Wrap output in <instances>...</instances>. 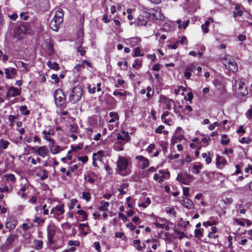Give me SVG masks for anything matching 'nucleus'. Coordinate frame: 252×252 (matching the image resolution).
<instances>
[{
	"instance_id": "nucleus-1",
	"label": "nucleus",
	"mask_w": 252,
	"mask_h": 252,
	"mask_svg": "<svg viewBox=\"0 0 252 252\" xmlns=\"http://www.w3.org/2000/svg\"><path fill=\"white\" fill-rule=\"evenodd\" d=\"M130 164V158L120 156L117 162L119 173L123 176L129 174L128 169Z\"/></svg>"
},
{
	"instance_id": "nucleus-2",
	"label": "nucleus",
	"mask_w": 252,
	"mask_h": 252,
	"mask_svg": "<svg viewBox=\"0 0 252 252\" xmlns=\"http://www.w3.org/2000/svg\"><path fill=\"white\" fill-rule=\"evenodd\" d=\"M63 13L62 9H59L55 12V15L50 23V28L57 32L63 22Z\"/></svg>"
},
{
	"instance_id": "nucleus-3",
	"label": "nucleus",
	"mask_w": 252,
	"mask_h": 252,
	"mask_svg": "<svg viewBox=\"0 0 252 252\" xmlns=\"http://www.w3.org/2000/svg\"><path fill=\"white\" fill-rule=\"evenodd\" d=\"M54 97L56 106L61 109L66 106L65 97L63 91L60 89H57L54 93Z\"/></svg>"
},
{
	"instance_id": "nucleus-4",
	"label": "nucleus",
	"mask_w": 252,
	"mask_h": 252,
	"mask_svg": "<svg viewBox=\"0 0 252 252\" xmlns=\"http://www.w3.org/2000/svg\"><path fill=\"white\" fill-rule=\"evenodd\" d=\"M82 95V90L80 86L74 87L70 93L69 101L72 104H75L80 101Z\"/></svg>"
},
{
	"instance_id": "nucleus-5",
	"label": "nucleus",
	"mask_w": 252,
	"mask_h": 252,
	"mask_svg": "<svg viewBox=\"0 0 252 252\" xmlns=\"http://www.w3.org/2000/svg\"><path fill=\"white\" fill-rule=\"evenodd\" d=\"M221 61L223 64L225 66L226 69L235 73L238 70V66L236 62L232 59H231L229 56H226L224 58H221Z\"/></svg>"
},
{
	"instance_id": "nucleus-6",
	"label": "nucleus",
	"mask_w": 252,
	"mask_h": 252,
	"mask_svg": "<svg viewBox=\"0 0 252 252\" xmlns=\"http://www.w3.org/2000/svg\"><path fill=\"white\" fill-rule=\"evenodd\" d=\"M29 30L27 24H23L16 27L14 30V36L15 37L20 39L24 37Z\"/></svg>"
},
{
	"instance_id": "nucleus-7",
	"label": "nucleus",
	"mask_w": 252,
	"mask_h": 252,
	"mask_svg": "<svg viewBox=\"0 0 252 252\" xmlns=\"http://www.w3.org/2000/svg\"><path fill=\"white\" fill-rule=\"evenodd\" d=\"M159 103L164 108L168 110H170L172 106L174 104V102L165 95H161L159 99Z\"/></svg>"
},
{
	"instance_id": "nucleus-8",
	"label": "nucleus",
	"mask_w": 252,
	"mask_h": 252,
	"mask_svg": "<svg viewBox=\"0 0 252 252\" xmlns=\"http://www.w3.org/2000/svg\"><path fill=\"white\" fill-rule=\"evenodd\" d=\"M192 176L187 174H178L176 180L181 183L185 185H189L192 181Z\"/></svg>"
},
{
	"instance_id": "nucleus-9",
	"label": "nucleus",
	"mask_w": 252,
	"mask_h": 252,
	"mask_svg": "<svg viewBox=\"0 0 252 252\" xmlns=\"http://www.w3.org/2000/svg\"><path fill=\"white\" fill-rule=\"evenodd\" d=\"M32 150L34 153L42 158H45L49 155L48 149L45 146H41L37 148L32 147Z\"/></svg>"
},
{
	"instance_id": "nucleus-10",
	"label": "nucleus",
	"mask_w": 252,
	"mask_h": 252,
	"mask_svg": "<svg viewBox=\"0 0 252 252\" xmlns=\"http://www.w3.org/2000/svg\"><path fill=\"white\" fill-rule=\"evenodd\" d=\"M47 238L50 244L54 243L53 238L56 232V227L54 224H50L47 228Z\"/></svg>"
},
{
	"instance_id": "nucleus-11",
	"label": "nucleus",
	"mask_w": 252,
	"mask_h": 252,
	"mask_svg": "<svg viewBox=\"0 0 252 252\" xmlns=\"http://www.w3.org/2000/svg\"><path fill=\"white\" fill-rule=\"evenodd\" d=\"M21 94V89L10 87L7 91L6 97L9 99V97H13L19 95Z\"/></svg>"
},
{
	"instance_id": "nucleus-12",
	"label": "nucleus",
	"mask_w": 252,
	"mask_h": 252,
	"mask_svg": "<svg viewBox=\"0 0 252 252\" xmlns=\"http://www.w3.org/2000/svg\"><path fill=\"white\" fill-rule=\"evenodd\" d=\"M122 133L124 134V136L120 134H117L116 142L124 146V145L129 141V136L127 133H126L124 131H123Z\"/></svg>"
},
{
	"instance_id": "nucleus-13",
	"label": "nucleus",
	"mask_w": 252,
	"mask_h": 252,
	"mask_svg": "<svg viewBox=\"0 0 252 252\" xmlns=\"http://www.w3.org/2000/svg\"><path fill=\"white\" fill-rule=\"evenodd\" d=\"M143 13L145 14V16L142 15H140L137 19V24L138 26H146L148 22V18L150 17V13L143 11Z\"/></svg>"
},
{
	"instance_id": "nucleus-14",
	"label": "nucleus",
	"mask_w": 252,
	"mask_h": 252,
	"mask_svg": "<svg viewBox=\"0 0 252 252\" xmlns=\"http://www.w3.org/2000/svg\"><path fill=\"white\" fill-rule=\"evenodd\" d=\"M216 165L218 168H222L224 166L227 164V162L225 158L221 156L217 155L216 156Z\"/></svg>"
},
{
	"instance_id": "nucleus-15",
	"label": "nucleus",
	"mask_w": 252,
	"mask_h": 252,
	"mask_svg": "<svg viewBox=\"0 0 252 252\" xmlns=\"http://www.w3.org/2000/svg\"><path fill=\"white\" fill-rule=\"evenodd\" d=\"M136 159L141 162V168L142 170H144L149 166V161L148 159L145 158L143 156H137L136 157Z\"/></svg>"
},
{
	"instance_id": "nucleus-16",
	"label": "nucleus",
	"mask_w": 252,
	"mask_h": 252,
	"mask_svg": "<svg viewBox=\"0 0 252 252\" xmlns=\"http://www.w3.org/2000/svg\"><path fill=\"white\" fill-rule=\"evenodd\" d=\"M195 68V66L192 63L186 67L184 71V76L187 79H190L191 76V72H192Z\"/></svg>"
},
{
	"instance_id": "nucleus-17",
	"label": "nucleus",
	"mask_w": 252,
	"mask_h": 252,
	"mask_svg": "<svg viewBox=\"0 0 252 252\" xmlns=\"http://www.w3.org/2000/svg\"><path fill=\"white\" fill-rule=\"evenodd\" d=\"M183 137V129L180 127H178L174 132L172 139L181 140Z\"/></svg>"
},
{
	"instance_id": "nucleus-18",
	"label": "nucleus",
	"mask_w": 252,
	"mask_h": 252,
	"mask_svg": "<svg viewBox=\"0 0 252 252\" xmlns=\"http://www.w3.org/2000/svg\"><path fill=\"white\" fill-rule=\"evenodd\" d=\"M180 203L186 208L191 209L193 208V202L189 198L183 199L180 201Z\"/></svg>"
},
{
	"instance_id": "nucleus-19",
	"label": "nucleus",
	"mask_w": 252,
	"mask_h": 252,
	"mask_svg": "<svg viewBox=\"0 0 252 252\" xmlns=\"http://www.w3.org/2000/svg\"><path fill=\"white\" fill-rule=\"evenodd\" d=\"M16 225V221L12 218H10L5 223V226L6 228L9 229H14Z\"/></svg>"
},
{
	"instance_id": "nucleus-20",
	"label": "nucleus",
	"mask_w": 252,
	"mask_h": 252,
	"mask_svg": "<svg viewBox=\"0 0 252 252\" xmlns=\"http://www.w3.org/2000/svg\"><path fill=\"white\" fill-rule=\"evenodd\" d=\"M109 206V203L106 202L104 200H101L100 203V206L98 207V210L101 211H108V208Z\"/></svg>"
},
{
	"instance_id": "nucleus-21",
	"label": "nucleus",
	"mask_w": 252,
	"mask_h": 252,
	"mask_svg": "<svg viewBox=\"0 0 252 252\" xmlns=\"http://www.w3.org/2000/svg\"><path fill=\"white\" fill-rule=\"evenodd\" d=\"M177 23L178 24V28L181 29L183 28V29H185L189 25V20L188 19L186 21H184L183 22L181 20L179 19L177 20Z\"/></svg>"
},
{
	"instance_id": "nucleus-22",
	"label": "nucleus",
	"mask_w": 252,
	"mask_h": 252,
	"mask_svg": "<svg viewBox=\"0 0 252 252\" xmlns=\"http://www.w3.org/2000/svg\"><path fill=\"white\" fill-rule=\"evenodd\" d=\"M235 11L233 12V16L235 18L236 16H241L243 15V12L241 9V6L239 5H236L235 6Z\"/></svg>"
},
{
	"instance_id": "nucleus-23",
	"label": "nucleus",
	"mask_w": 252,
	"mask_h": 252,
	"mask_svg": "<svg viewBox=\"0 0 252 252\" xmlns=\"http://www.w3.org/2000/svg\"><path fill=\"white\" fill-rule=\"evenodd\" d=\"M79 228L82 230L83 234L86 235L89 233L90 228L88 224L80 223L79 224Z\"/></svg>"
},
{
	"instance_id": "nucleus-24",
	"label": "nucleus",
	"mask_w": 252,
	"mask_h": 252,
	"mask_svg": "<svg viewBox=\"0 0 252 252\" xmlns=\"http://www.w3.org/2000/svg\"><path fill=\"white\" fill-rule=\"evenodd\" d=\"M16 65L19 67H20L21 66L23 67L24 70H23L22 71L24 72H27L29 71L30 70V68L28 67V65L27 63H26L22 61L18 62L16 63Z\"/></svg>"
},
{
	"instance_id": "nucleus-25",
	"label": "nucleus",
	"mask_w": 252,
	"mask_h": 252,
	"mask_svg": "<svg viewBox=\"0 0 252 252\" xmlns=\"http://www.w3.org/2000/svg\"><path fill=\"white\" fill-rule=\"evenodd\" d=\"M127 40L129 41V44L131 46H135L140 42L141 39L139 37H136L131 38Z\"/></svg>"
},
{
	"instance_id": "nucleus-26",
	"label": "nucleus",
	"mask_w": 252,
	"mask_h": 252,
	"mask_svg": "<svg viewBox=\"0 0 252 252\" xmlns=\"http://www.w3.org/2000/svg\"><path fill=\"white\" fill-rule=\"evenodd\" d=\"M63 207L64 205H57L56 207H55V209L56 211V215L60 216L63 214L64 213Z\"/></svg>"
},
{
	"instance_id": "nucleus-27",
	"label": "nucleus",
	"mask_w": 252,
	"mask_h": 252,
	"mask_svg": "<svg viewBox=\"0 0 252 252\" xmlns=\"http://www.w3.org/2000/svg\"><path fill=\"white\" fill-rule=\"evenodd\" d=\"M18 235L17 234H12L10 235L7 239L6 241V245H10L17 239Z\"/></svg>"
},
{
	"instance_id": "nucleus-28",
	"label": "nucleus",
	"mask_w": 252,
	"mask_h": 252,
	"mask_svg": "<svg viewBox=\"0 0 252 252\" xmlns=\"http://www.w3.org/2000/svg\"><path fill=\"white\" fill-rule=\"evenodd\" d=\"M47 66L54 70H58L60 69L59 64L56 62L52 63L51 61H48L47 63Z\"/></svg>"
},
{
	"instance_id": "nucleus-29",
	"label": "nucleus",
	"mask_w": 252,
	"mask_h": 252,
	"mask_svg": "<svg viewBox=\"0 0 252 252\" xmlns=\"http://www.w3.org/2000/svg\"><path fill=\"white\" fill-rule=\"evenodd\" d=\"M95 175L94 173H91L87 176H85V179L91 184L94 182Z\"/></svg>"
},
{
	"instance_id": "nucleus-30",
	"label": "nucleus",
	"mask_w": 252,
	"mask_h": 252,
	"mask_svg": "<svg viewBox=\"0 0 252 252\" xmlns=\"http://www.w3.org/2000/svg\"><path fill=\"white\" fill-rule=\"evenodd\" d=\"M127 186V184H123L118 189V190L120 192V194L124 195L126 193V192L127 190V189H126Z\"/></svg>"
},
{
	"instance_id": "nucleus-31",
	"label": "nucleus",
	"mask_w": 252,
	"mask_h": 252,
	"mask_svg": "<svg viewBox=\"0 0 252 252\" xmlns=\"http://www.w3.org/2000/svg\"><path fill=\"white\" fill-rule=\"evenodd\" d=\"M9 144L10 143L8 141L2 139H0V148L3 150L6 149Z\"/></svg>"
},
{
	"instance_id": "nucleus-32",
	"label": "nucleus",
	"mask_w": 252,
	"mask_h": 252,
	"mask_svg": "<svg viewBox=\"0 0 252 252\" xmlns=\"http://www.w3.org/2000/svg\"><path fill=\"white\" fill-rule=\"evenodd\" d=\"M37 175L40 176V178L42 180H44L47 178L48 176V172L46 170H42L40 173H38Z\"/></svg>"
},
{
	"instance_id": "nucleus-33",
	"label": "nucleus",
	"mask_w": 252,
	"mask_h": 252,
	"mask_svg": "<svg viewBox=\"0 0 252 252\" xmlns=\"http://www.w3.org/2000/svg\"><path fill=\"white\" fill-rule=\"evenodd\" d=\"M203 168V165L201 163H198V164H194L193 166V169L195 170L194 173L198 174L200 173V169Z\"/></svg>"
},
{
	"instance_id": "nucleus-34",
	"label": "nucleus",
	"mask_w": 252,
	"mask_h": 252,
	"mask_svg": "<svg viewBox=\"0 0 252 252\" xmlns=\"http://www.w3.org/2000/svg\"><path fill=\"white\" fill-rule=\"evenodd\" d=\"M51 152L53 154H56L61 151V147L59 146L55 145L50 148Z\"/></svg>"
},
{
	"instance_id": "nucleus-35",
	"label": "nucleus",
	"mask_w": 252,
	"mask_h": 252,
	"mask_svg": "<svg viewBox=\"0 0 252 252\" xmlns=\"http://www.w3.org/2000/svg\"><path fill=\"white\" fill-rule=\"evenodd\" d=\"M82 198L87 201H89L91 199V194L88 191H84L82 192Z\"/></svg>"
},
{
	"instance_id": "nucleus-36",
	"label": "nucleus",
	"mask_w": 252,
	"mask_h": 252,
	"mask_svg": "<svg viewBox=\"0 0 252 252\" xmlns=\"http://www.w3.org/2000/svg\"><path fill=\"white\" fill-rule=\"evenodd\" d=\"M159 172L161 174L160 178L163 180V179L168 178L169 176V172L168 171L160 170Z\"/></svg>"
},
{
	"instance_id": "nucleus-37",
	"label": "nucleus",
	"mask_w": 252,
	"mask_h": 252,
	"mask_svg": "<svg viewBox=\"0 0 252 252\" xmlns=\"http://www.w3.org/2000/svg\"><path fill=\"white\" fill-rule=\"evenodd\" d=\"M230 140L227 138V136L226 134H222L221 135V143L222 145H227L229 143Z\"/></svg>"
},
{
	"instance_id": "nucleus-38",
	"label": "nucleus",
	"mask_w": 252,
	"mask_h": 252,
	"mask_svg": "<svg viewBox=\"0 0 252 252\" xmlns=\"http://www.w3.org/2000/svg\"><path fill=\"white\" fill-rule=\"evenodd\" d=\"M113 94L115 96H120L121 97H126V92L124 91L123 92H122L118 90H115L113 92Z\"/></svg>"
},
{
	"instance_id": "nucleus-39",
	"label": "nucleus",
	"mask_w": 252,
	"mask_h": 252,
	"mask_svg": "<svg viewBox=\"0 0 252 252\" xmlns=\"http://www.w3.org/2000/svg\"><path fill=\"white\" fill-rule=\"evenodd\" d=\"M103 156V151H98L97 153H94L93 154L94 158L97 160H100L101 157Z\"/></svg>"
},
{
	"instance_id": "nucleus-40",
	"label": "nucleus",
	"mask_w": 252,
	"mask_h": 252,
	"mask_svg": "<svg viewBox=\"0 0 252 252\" xmlns=\"http://www.w3.org/2000/svg\"><path fill=\"white\" fill-rule=\"evenodd\" d=\"M151 203V200L149 197H147L145 199V202L141 203L139 204V206L142 207L144 208L147 207V206Z\"/></svg>"
},
{
	"instance_id": "nucleus-41",
	"label": "nucleus",
	"mask_w": 252,
	"mask_h": 252,
	"mask_svg": "<svg viewBox=\"0 0 252 252\" xmlns=\"http://www.w3.org/2000/svg\"><path fill=\"white\" fill-rule=\"evenodd\" d=\"M78 127L76 125H71L69 127V131L72 133H78Z\"/></svg>"
},
{
	"instance_id": "nucleus-42",
	"label": "nucleus",
	"mask_w": 252,
	"mask_h": 252,
	"mask_svg": "<svg viewBox=\"0 0 252 252\" xmlns=\"http://www.w3.org/2000/svg\"><path fill=\"white\" fill-rule=\"evenodd\" d=\"M133 244L136 247V249L138 251H142V248L141 246L140 245V241L139 240H135L133 241Z\"/></svg>"
},
{
	"instance_id": "nucleus-43",
	"label": "nucleus",
	"mask_w": 252,
	"mask_h": 252,
	"mask_svg": "<svg viewBox=\"0 0 252 252\" xmlns=\"http://www.w3.org/2000/svg\"><path fill=\"white\" fill-rule=\"evenodd\" d=\"M115 237L117 238H121L123 240L126 241V237L124 233L120 232H117L115 233Z\"/></svg>"
},
{
	"instance_id": "nucleus-44",
	"label": "nucleus",
	"mask_w": 252,
	"mask_h": 252,
	"mask_svg": "<svg viewBox=\"0 0 252 252\" xmlns=\"http://www.w3.org/2000/svg\"><path fill=\"white\" fill-rule=\"evenodd\" d=\"M32 227L33 224L32 223L27 224L25 223L22 225V228L24 231H27L28 230L32 228Z\"/></svg>"
},
{
	"instance_id": "nucleus-45",
	"label": "nucleus",
	"mask_w": 252,
	"mask_h": 252,
	"mask_svg": "<svg viewBox=\"0 0 252 252\" xmlns=\"http://www.w3.org/2000/svg\"><path fill=\"white\" fill-rule=\"evenodd\" d=\"M35 249L36 250H40L42 248L43 242L40 240H35Z\"/></svg>"
},
{
	"instance_id": "nucleus-46",
	"label": "nucleus",
	"mask_w": 252,
	"mask_h": 252,
	"mask_svg": "<svg viewBox=\"0 0 252 252\" xmlns=\"http://www.w3.org/2000/svg\"><path fill=\"white\" fill-rule=\"evenodd\" d=\"M114 148L117 151H121L124 150V148L123 145H120V144L115 142L114 144Z\"/></svg>"
},
{
	"instance_id": "nucleus-47",
	"label": "nucleus",
	"mask_w": 252,
	"mask_h": 252,
	"mask_svg": "<svg viewBox=\"0 0 252 252\" xmlns=\"http://www.w3.org/2000/svg\"><path fill=\"white\" fill-rule=\"evenodd\" d=\"M77 214L81 215L82 217L83 220H85L87 218V215L86 212L82 210H79L77 211Z\"/></svg>"
},
{
	"instance_id": "nucleus-48",
	"label": "nucleus",
	"mask_w": 252,
	"mask_h": 252,
	"mask_svg": "<svg viewBox=\"0 0 252 252\" xmlns=\"http://www.w3.org/2000/svg\"><path fill=\"white\" fill-rule=\"evenodd\" d=\"M243 85H244V83H240L239 87V90L240 91H241L240 93L243 95H246V94H248V91L246 90H244V91L243 90Z\"/></svg>"
},
{
	"instance_id": "nucleus-49",
	"label": "nucleus",
	"mask_w": 252,
	"mask_h": 252,
	"mask_svg": "<svg viewBox=\"0 0 252 252\" xmlns=\"http://www.w3.org/2000/svg\"><path fill=\"white\" fill-rule=\"evenodd\" d=\"M165 211L167 214H172L174 216H176V213L174 211V209L172 207H166Z\"/></svg>"
},
{
	"instance_id": "nucleus-50",
	"label": "nucleus",
	"mask_w": 252,
	"mask_h": 252,
	"mask_svg": "<svg viewBox=\"0 0 252 252\" xmlns=\"http://www.w3.org/2000/svg\"><path fill=\"white\" fill-rule=\"evenodd\" d=\"M143 54H141L140 52V49L138 47H137L135 49L134 54L133 56L134 57H138V56H143Z\"/></svg>"
},
{
	"instance_id": "nucleus-51",
	"label": "nucleus",
	"mask_w": 252,
	"mask_h": 252,
	"mask_svg": "<svg viewBox=\"0 0 252 252\" xmlns=\"http://www.w3.org/2000/svg\"><path fill=\"white\" fill-rule=\"evenodd\" d=\"M175 233L176 236L179 238L180 239H182L183 237L185 236V234L183 232H180L179 231L175 230Z\"/></svg>"
},
{
	"instance_id": "nucleus-52",
	"label": "nucleus",
	"mask_w": 252,
	"mask_h": 252,
	"mask_svg": "<svg viewBox=\"0 0 252 252\" xmlns=\"http://www.w3.org/2000/svg\"><path fill=\"white\" fill-rule=\"evenodd\" d=\"M88 92L91 94H94L96 91V88L95 86H92L91 85H89L88 87Z\"/></svg>"
},
{
	"instance_id": "nucleus-53",
	"label": "nucleus",
	"mask_w": 252,
	"mask_h": 252,
	"mask_svg": "<svg viewBox=\"0 0 252 252\" xmlns=\"http://www.w3.org/2000/svg\"><path fill=\"white\" fill-rule=\"evenodd\" d=\"M43 134H45L48 135H54L55 134L54 130L52 129H50L48 131L47 130H43L42 132Z\"/></svg>"
},
{
	"instance_id": "nucleus-54",
	"label": "nucleus",
	"mask_w": 252,
	"mask_h": 252,
	"mask_svg": "<svg viewBox=\"0 0 252 252\" xmlns=\"http://www.w3.org/2000/svg\"><path fill=\"white\" fill-rule=\"evenodd\" d=\"M194 234L195 236L198 238L202 237L203 236L202 232L199 229H196L194 231Z\"/></svg>"
},
{
	"instance_id": "nucleus-55",
	"label": "nucleus",
	"mask_w": 252,
	"mask_h": 252,
	"mask_svg": "<svg viewBox=\"0 0 252 252\" xmlns=\"http://www.w3.org/2000/svg\"><path fill=\"white\" fill-rule=\"evenodd\" d=\"M5 177L7 180L13 182L15 180V176L13 174H8L5 175Z\"/></svg>"
},
{
	"instance_id": "nucleus-56",
	"label": "nucleus",
	"mask_w": 252,
	"mask_h": 252,
	"mask_svg": "<svg viewBox=\"0 0 252 252\" xmlns=\"http://www.w3.org/2000/svg\"><path fill=\"white\" fill-rule=\"evenodd\" d=\"M246 116L248 119H252V106L246 113Z\"/></svg>"
},
{
	"instance_id": "nucleus-57",
	"label": "nucleus",
	"mask_w": 252,
	"mask_h": 252,
	"mask_svg": "<svg viewBox=\"0 0 252 252\" xmlns=\"http://www.w3.org/2000/svg\"><path fill=\"white\" fill-rule=\"evenodd\" d=\"M50 8V1L49 0H45V3L43 7V10L47 11Z\"/></svg>"
},
{
	"instance_id": "nucleus-58",
	"label": "nucleus",
	"mask_w": 252,
	"mask_h": 252,
	"mask_svg": "<svg viewBox=\"0 0 252 252\" xmlns=\"http://www.w3.org/2000/svg\"><path fill=\"white\" fill-rule=\"evenodd\" d=\"M43 138L48 141L50 144H53L55 142L54 140L49 137V135L43 134Z\"/></svg>"
},
{
	"instance_id": "nucleus-59",
	"label": "nucleus",
	"mask_w": 252,
	"mask_h": 252,
	"mask_svg": "<svg viewBox=\"0 0 252 252\" xmlns=\"http://www.w3.org/2000/svg\"><path fill=\"white\" fill-rule=\"evenodd\" d=\"M4 73L6 75V77L8 79H11L12 78V76L10 73V69L5 68L4 70Z\"/></svg>"
},
{
	"instance_id": "nucleus-60",
	"label": "nucleus",
	"mask_w": 252,
	"mask_h": 252,
	"mask_svg": "<svg viewBox=\"0 0 252 252\" xmlns=\"http://www.w3.org/2000/svg\"><path fill=\"white\" fill-rule=\"evenodd\" d=\"M142 65V63L140 60H136L134 63L132 64V66L134 68H136L137 66H139V67H141Z\"/></svg>"
},
{
	"instance_id": "nucleus-61",
	"label": "nucleus",
	"mask_w": 252,
	"mask_h": 252,
	"mask_svg": "<svg viewBox=\"0 0 252 252\" xmlns=\"http://www.w3.org/2000/svg\"><path fill=\"white\" fill-rule=\"evenodd\" d=\"M240 142L241 143H247L249 144L251 142V140L250 138H247L245 137H243L240 140Z\"/></svg>"
},
{
	"instance_id": "nucleus-62",
	"label": "nucleus",
	"mask_w": 252,
	"mask_h": 252,
	"mask_svg": "<svg viewBox=\"0 0 252 252\" xmlns=\"http://www.w3.org/2000/svg\"><path fill=\"white\" fill-rule=\"evenodd\" d=\"M164 128V126L162 125L159 126L155 130L157 133H161L163 132V129Z\"/></svg>"
},
{
	"instance_id": "nucleus-63",
	"label": "nucleus",
	"mask_w": 252,
	"mask_h": 252,
	"mask_svg": "<svg viewBox=\"0 0 252 252\" xmlns=\"http://www.w3.org/2000/svg\"><path fill=\"white\" fill-rule=\"evenodd\" d=\"M154 224L156 225V226L158 228L164 229V227H165V223H160L159 222L157 221V222H155Z\"/></svg>"
},
{
	"instance_id": "nucleus-64",
	"label": "nucleus",
	"mask_w": 252,
	"mask_h": 252,
	"mask_svg": "<svg viewBox=\"0 0 252 252\" xmlns=\"http://www.w3.org/2000/svg\"><path fill=\"white\" fill-rule=\"evenodd\" d=\"M189 188L188 187H184L183 189V194L186 197L189 196Z\"/></svg>"
}]
</instances>
